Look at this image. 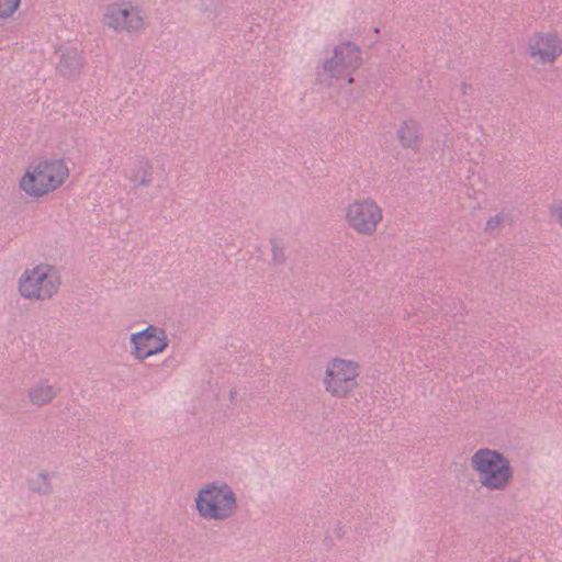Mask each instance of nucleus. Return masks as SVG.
Masks as SVG:
<instances>
[{"label": "nucleus", "mask_w": 562, "mask_h": 562, "mask_svg": "<svg viewBox=\"0 0 562 562\" xmlns=\"http://www.w3.org/2000/svg\"><path fill=\"white\" fill-rule=\"evenodd\" d=\"M195 508L204 519L226 520L237 509L236 494L225 482H211L199 491Z\"/></svg>", "instance_id": "1"}, {"label": "nucleus", "mask_w": 562, "mask_h": 562, "mask_svg": "<svg viewBox=\"0 0 562 562\" xmlns=\"http://www.w3.org/2000/svg\"><path fill=\"white\" fill-rule=\"evenodd\" d=\"M68 175V167L63 159H46L40 161L32 171L25 172L20 187L31 196H42L59 188Z\"/></svg>", "instance_id": "2"}, {"label": "nucleus", "mask_w": 562, "mask_h": 562, "mask_svg": "<svg viewBox=\"0 0 562 562\" xmlns=\"http://www.w3.org/2000/svg\"><path fill=\"white\" fill-rule=\"evenodd\" d=\"M358 363L350 360L336 358L329 361L324 379L326 391L336 397L348 396L358 386Z\"/></svg>", "instance_id": "3"}, {"label": "nucleus", "mask_w": 562, "mask_h": 562, "mask_svg": "<svg viewBox=\"0 0 562 562\" xmlns=\"http://www.w3.org/2000/svg\"><path fill=\"white\" fill-rule=\"evenodd\" d=\"M346 218L357 233L372 235L382 220V210L372 199L356 200L348 205Z\"/></svg>", "instance_id": "4"}, {"label": "nucleus", "mask_w": 562, "mask_h": 562, "mask_svg": "<svg viewBox=\"0 0 562 562\" xmlns=\"http://www.w3.org/2000/svg\"><path fill=\"white\" fill-rule=\"evenodd\" d=\"M362 64L360 48L352 42H345L334 48L331 58L323 63L324 74L330 78H340L347 71H353Z\"/></svg>", "instance_id": "5"}, {"label": "nucleus", "mask_w": 562, "mask_h": 562, "mask_svg": "<svg viewBox=\"0 0 562 562\" xmlns=\"http://www.w3.org/2000/svg\"><path fill=\"white\" fill-rule=\"evenodd\" d=\"M132 353L143 361L146 358L162 352L168 347V337L165 329L148 325L144 330L131 336Z\"/></svg>", "instance_id": "6"}, {"label": "nucleus", "mask_w": 562, "mask_h": 562, "mask_svg": "<svg viewBox=\"0 0 562 562\" xmlns=\"http://www.w3.org/2000/svg\"><path fill=\"white\" fill-rule=\"evenodd\" d=\"M104 23L114 30L138 31L143 27V19L133 9L111 5L104 14Z\"/></svg>", "instance_id": "7"}, {"label": "nucleus", "mask_w": 562, "mask_h": 562, "mask_svg": "<svg viewBox=\"0 0 562 562\" xmlns=\"http://www.w3.org/2000/svg\"><path fill=\"white\" fill-rule=\"evenodd\" d=\"M535 44H530V55L539 56L542 63L552 64L562 54V40L557 33H537Z\"/></svg>", "instance_id": "8"}, {"label": "nucleus", "mask_w": 562, "mask_h": 562, "mask_svg": "<svg viewBox=\"0 0 562 562\" xmlns=\"http://www.w3.org/2000/svg\"><path fill=\"white\" fill-rule=\"evenodd\" d=\"M86 65L82 52L68 47L60 50L58 63L56 64V71L59 76L75 80L77 79Z\"/></svg>", "instance_id": "9"}, {"label": "nucleus", "mask_w": 562, "mask_h": 562, "mask_svg": "<svg viewBox=\"0 0 562 562\" xmlns=\"http://www.w3.org/2000/svg\"><path fill=\"white\" fill-rule=\"evenodd\" d=\"M509 459L498 450L490 448L479 449L470 459L472 469L477 472L479 479L487 474L492 469Z\"/></svg>", "instance_id": "10"}, {"label": "nucleus", "mask_w": 562, "mask_h": 562, "mask_svg": "<svg viewBox=\"0 0 562 562\" xmlns=\"http://www.w3.org/2000/svg\"><path fill=\"white\" fill-rule=\"evenodd\" d=\"M46 274L43 266H37L33 270H26L20 279L19 291L25 299L42 300L43 288L41 284L45 282Z\"/></svg>", "instance_id": "11"}, {"label": "nucleus", "mask_w": 562, "mask_h": 562, "mask_svg": "<svg viewBox=\"0 0 562 562\" xmlns=\"http://www.w3.org/2000/svg\"><path fill=\"white\" fill-rule=\"evenodd\" d=\"M514 479V469L510 461L502 462L487 474L479 479L482 486L491 491H504Z\"/></svg>", "instance_id": "12"}, {"label": "nucleus", "mask_w": 562, "mask_h": 562, "mask_svg": "<svg viewBox=\"0 0 562 562\" xmlns=\"http://www.w3.org/2000/svg\"><path fill=\"white\" fill-rule=\"evenodd\" d=\"M396 135L402 147L411 148L415 151L420 148L419 125L415 121H403Z\"/></svg>", "instance_id": "13"}, {"label": "nucleus", "mask_w": 562, "mask_h": 562, "mask_svg": "<svg viewBox=\"0 0 562 562\" xmlns=\"http://www.w3.org/2000/svg\"><path fill=\"white\" fill-rule=\"evenodd\" d=\"M154 166L146 159H139L131 169L130 180L136 187H148L153 182Z\"/></svg>", "instance_id": "14"}, {"label": "nucleus", "mask_w": 562, "mask_h": 562, "mask_svg": "<svg viewBox=\"0 0 562 562\" xmlns=\"http://www.w3.org/2000/svg\"><path fill=\"white\" fill-rule=\"evenodd\" d=\"M57 396L54 387L45 381L35 383L29 390V398L33 405L43 406L50 403Z\"/></svg>", "instance_id": "15"}, {"label": "nucleus", "mask_w": 562, "mask_h": 562, "mask_svg": "<svg viewBox=\"0 0 562 562\" xmlns=\"http://www.w3.org/2000/svg\"><path fill=\"white\" fill-rule=\"evenodd\" d=\"M27 488L30 492L41 496H48L53 493V485L50 483V474L42 470L35 476H30L26 480Z\"/></svg>", "instance_id": "16"}, {"label": "nucleus", "mask_w": 562, "mask_h": 562, "mask_svg": "<svg viewBox=\"0 0 562 562\" xmlns=\"http://www.w3.org/2000/svg\"><path fill=\"white\" fill-rule=\"evenodd\" d=\"M44 273L46 274L45 282L41 284L43 288L42 300L50 299L53 294L58 291L60 285L59 276L56 273L52 266H43Z\"/></svg>", "instance_id": "17"}, {"label": "nucleus", "mask_w": 562, "mask_h": 562, "mask_svg": "<svg viewBox=\"0 0 562 562\" xmlns=\"http://www.w3.org/2000/svg\"><path fill=\"white\" fill-rule=\"evenodd\" d=\"M220 7L221 0H199L198 4L199 10L206 13L207 18L211 20L217 16Z\"/></svg>", "instance_id": "18"}, {"label": "nucleus", "mask_w": 562, "mask_h": 562, "mask_svg": "<svg viewBox=\"0 0 562 562\" xmlns=\"http://www.w3.org/2000/svg\"><path fill=\"white\" fill-rule=\"evenodd\" d=\"M271 252H272V262L274 265H282L285 261L284 247L280 244L278 238H271Z\"/></svg>", "instance_id": "19"}, {"label": "nucleus", "mask_w": 562, "mask_h": 562, "mask_svg": "<svg viewBox=\"0 0 562 562\" xmlns=\"http://www.w3.org/2000/svg\"><path fill=\"white\" fill-rule=\"evenodd\" d=\"M21 0H0V19L11 16L19 8Z\"/></svg>", "instance_id": "20"}, {"label": "nucleus", "mask_w": 562, "mask_h": 562, "mask_svg": "<svg viewBox=\"0 0 562 562\" xmlns=\"http://www.w3.org/2000/svg\"><path fill=\"white\" fill-rule=\"evenodd\" d=\"M551 217L562 226V200H554L550 207Z\"/></svg>", "instance_id": "21"}, {"label": "nucleus", "mask_w": 562, "mask_h": 562, "mask_svg": "<svg viewBox=\"0 0 562 562\" xmlns=\"http://www.w3.org/2000/svg\"><path fill=\"white\" fill-rule=\"evenodd\" d=\"M501 222H502V220H501L499 215L490 217L486 222L485 231L486 232L494 231L495 228H497L501 225Z\"/></svg>", "instance_id": "22"}, {"label": "nucleus", "mask_w": 562, "mask_h": 562, "mask_svg": "<svg viewBox=\"0 0 562 562\" xmlns=\"http://www.w3.org/2000/svg\"><path fill=\"white\" fill-rule=\"evenodd\" d=\"M471 88L470 85H468L467 82H462L461 83V92L462 94H467L468 93V90Z\"/></svg>", "instance_id": "23"}, {"label": "nucleus", "mask_w": 562, "mask_h": 562, "mask_svg": "<svg viewBox=\"0 0 562 562\" xmlns=\"http://www.w3.org/2000/svg\"><path fill=\"white\" fill-rule=\"evenodd\" d=\"M322 76H323V74L318 71L317 72V81L318 82H323Z\"/></svg>", "instance_id": "24"}, {"label": "nucleus", "mask_w": 562, "mask_h": 562, "mask_svg": "<svg viewBox=\"0 0 562 562\" xmlns=\"http://www.w3.org/2000/svg\"><path fill=\"white\" fill-rule=\"evenodd\" d=\"M235 394H236V392H234V391H231V392H229L231 400H233V398H234V395H235Z\"/></svg>", "instance_id": "25"}, {"label": "nucleus", "mask_w": 562, "mask_h": 562, "mask_svg": "<svg viewBox=\"0 0 562 562\" xmlns=\"http://www.w3.org/2000/svg\"><path fill=\"white\" fill-rule=\"evenodd\" d=\"M507 562H519V559H508Z\"/></svg>", "instance_id": "26"}, {"label": "nucleus", "mask_w": 562, "mask_h": 562, "mask_svg": "<svg viewBox=\"0 0 562 562\" xmlns=\"http://www.w3.org/2000/svg\"><path fill=\"white\" fill-rule=\"evenodd\" d=\"M353 82V78L352 77H349L348 78V83H352Z\"/></svg>", "instance_id": "27"}, {"label": "nucleus", "mask_w": 562, "mask_h": 562, "mask_svg": "<svg viewBox=\"0 0 562 562\" xmlns=\"http://www.w3.org/2000/svg\"><path fill=\"white\" fill-rule=\"evenodd\" d=\"M340 530H341V527H338V529H337V536H340Z\"/></svg>", "instance_id": "28"}, {"label": "nucleus", "mask_w": 562, "mask_h": 562, "mask_svg": "<svg viewBox=\"0 0 562 562\" xmlns=\"http://www.w3.org/2000/svg\"><path fill=\"white\" fill-rule=\"evenodd\" d=\"M340 530H341V527H338V529H337V536H340Z\"/></svg>", "instance_id": "29"}, {"label": "nucleus", "mask_w": 562, "mask_h": 562, "mask_svg": "<svg viewBox=\"0 0 562 562\" xmlns=\"http://www.w3.org/2000/svg\"><path fill=\"white\" fill-rule=\"evenodd\" d=\"M340 530H341V527H338V529H337V536H340Z\"/></svg>", "instance_id": "30"}]
</instances>
